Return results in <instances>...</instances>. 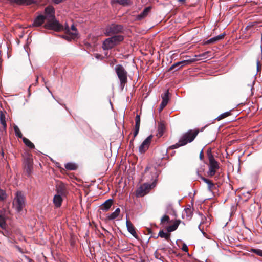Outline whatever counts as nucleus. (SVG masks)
Listing matches in <instances>:
<instances>
[{
    "instance_id": "1",
    "label": "nucleus",
    "mask_w": 262,
    "mask_h": 262,
    "mask_svg": "<svg viewBox=\"0 0 262 262\" xmlns=\"http://www.w3.org/2000/svg\"><path fill=\"white\" fill-rule=\"evenodd\" d=\"M45 27L47 29L57 32L64 30L66 34L64 38L68 40L74 39L77 38L78 36L77 29L74 25L71 26L70 29L68 25H66L64 28L63 26L56 19L55 17L50 20H47V22Z\"/></svg>"
},
{
    "instance_id": "2",
    "label": "nucleus",
    "mask_w": 262,
    "mask_h": 262,
    "mask_svg": "<svg viewBox=\"0 0 262 262\" xmlns=\"http://www.w3.org/2000/svg\"><path fill=\"white\" fill-rule=\"evenodd\" d=\"M199 133L198 130H190L185 134H184L179 142L172 146L173 148H177L181 146H183L188 143L191 142L196 137Z\"/></svg>"
},
{
    "instance_id": "3",
    "label": "nucleus",
    "mask_w": 262,
    "mask_h": 262,
    "mask_svg": "<svg viewBox=\"0 0 262 262\" xmlns=\"http://www.w3.org/2000/svg\"><path fill=\"white\" fill-rule=\"evenodd\" d=\"M115 71L120 82V87L123 90L127 82V72L121 64H117L115 67Z\"/></svg>"
},
{
    "instance_id": "4",
    "label": "nucleus",
    "mask_w": 262,
    "mask_h": 262,
    "mask_svg": "<svg viewBox=\"0 0 262 262\" xmlns=\"http://www.w3.org/2000/svg\"><path fill=\"white\" fill-rule=\"evenodd\" d=\"M210 53H211L210 52L207 51V52H206L202 54H200L199 55H194V58H190L189 59L183 60L182 61L178 62L172 65L170 69H172L175 67H177L178 66H180L181 67H183V66H184L187 64H190L192 62H194L197 61L198 60V58H199V59H207L210 57V56H208V55L209 54H210Z\"/></svg>"
},
{
    "instance_id": "5",
    "label": "nucleus",
    "mask_w": 262,
    "mask_h": 262,
    "mask_svg": "<svg viewBox=\"0 0 262 262\" xmlns=\"http://www.w3.org/2000/svg\"><path fill=\"white\" fill-rule=\"evenodd\" d=\"M25 202L24 195L21 192H17L13 201V207L18 212H20L25 207Z\"/></svg>"
},
{
    "instance_id": "6",
    "label": "nucleus",
    "mask_w": 262,
    "mask_h": 262,
    "mask_svg": "<svg viewBox=\"0 0 262 262\" xmlns=\"http://www.w3.org/2000/svg\"><path fill=\"white\" fill-rule=\"evenodd\" d=\"M123 40V37L122 35H116L106 39L103 43V48L104 50H108L113 48L115 46Z\"/></svg>"
},
{
    "instance_id": "7",
    "label": "nucleus",
    "mask_w": 262,
    "mask_h": 262,
    "mask_svg": "<svg viewBox=\"0 0 262 262\" xmlns=\"http://www.w3.org/2000/svg\"><path fill=\"white\" fill-rule=\"evenodd\" d=\"M207 153L209 162L208 174L209 176L212 177L215 174L216 170L219 168V163L214 158L210 149L208 150Z\"/></svg>"
},
{
    "instance_id": "8",
    "label": "nucleus",
    "mask_w": 262,
    "mask_h": 262,
    "mask_svg": "<svg viewBox=\"0 0 262 262\" xmlns=\"http://www.w3.org/2000/svg\"><path fill=\"white\" fill-rule=\"evenodd\" d=\"M152 185L147 183H144L140 186L136 191V195L137 197H142L147 194L151 189Z\"/></svg>"
},
{
    "instance_id": "9",
    "label": "nucleus",
    "mask_w": 262,
    "mask_h": 262,
    "mask_svg": "<svg viewBox=\"0 0 262 262\" xmlns=\"http://www.w3.org/2000/svg\"><path fill=\"white\" fill-rule=\"evenodd\" d=\"M122 29L123 27L121 25H112L106 28L105 34L107 36H111L120 32Z\"/></svg>"
},
{
    "instance_id": "10",
    "label": "nucleus",
    "mask_w": 262,
    "mask_h": 262,
    "mask_svg": "<svg viewBox=\"0 0 262 262\" xmlns=\"http://www.w3.org/2000/svg\"><path fill=\"white\" fill-rule=\"evenodd\" d=\"M152 136L151 135L148 136L141 144L139 147V151L142 154L145 152L149 148Z\"/></svg>"
},
{
    "instance_id": "11",
    "label": "nucleus",
    "mask_w": 262,
    "mask_h": 262,
    "mask_svg": "<svg viewBox=\"0 0 262 262\" xmlns=\"http://www.w3.org/2000/svg\"><path fill=\"white\" fill-rule=\"evenodd\" d=\"M45 18L47 20H50L55 18V10L52 6H49L47 7L45 10Z\"/></svg>"
},
{
    "instance_id": "12",
    "label": "nucleus",
    "mask_w": 262,
    "mask_h": 262,
    "mask_svg": "<svg viewBox=\"0 0 262 262\" xmlns=\"http://www.w3.org/2000/svg\"><path fill=\"white\" fill-rule=\"evenodd\" d=\"M126 227L128 231L136 238H138V235L136 233V232L135 231V228L132 224V223L128 221V220H126Z\"/></svg>"
},
{
    "instance_id": "13",
    "label": "nucleus",
    "mask_w": 262,
    "mask_h": 262,
    "mask_svg": "<svg viewBox=\"0 0 262 262\" xmlns=\"http://www.w3.org/2000/svg\"><path fill=\"white\" fill-rule=\"evenodd\" d=\"M6 226L5 211L0 210V227L5 229Z\"/></svg>"
},
{
    "instance_id": "14",
    "label": "nucleus",
    "mask_w": 262,
    "mask_h": 262,
    "mask_svg": "<svg viewBox=\"0 0 262 262\" xmlns=\"http://www.w3.org/2000/svg\"><path fill=\"white\" fill-rule=\"evenodd\" d=\"M46 19L43 15H40L38 16L34 20L33 22V26L39 27L41 25L45 20Z\"/></svg>"
},
{
    "instance_id": "15",
    "label": "nucleus",
    "mask_w": 262,
    "mask_h": 262,
    "mask_svg": "<svg viewBox=\"0 0 262 262\" xmlns=\"http://www.w3.org/2000/svg\"><path fill=\"white\" fill-rule=\"evenodd\" d=\"M62 202V195L59 194L55 195L53 198V203L56 207H59Z\"/></svg>"
},
{
    "instance_id": "16",
    "label": "nucleus",
    "mask_w": 262,
    "mask_h": 262,
    "mask_svg": "<svg viewBox=\"0 0 262 262\" xmlns=\"http://www.w3.org/2000/svg\"><path fill=\"white\" fill-rule=\"evenodd\" d=\"M150 7H147L145 8L142 12H141L140 14L136 16V19L137 20H142L145 17H146L148 15L150 11Z\"/></svg>"
},
{
    "instance_id": "17",
    "label": "nucleus",
    "mask_w": 262,
    "mask_h": 262,
    "mask_svg": "<svg viewBox=\"0 0 262 262\" xmlns=\"http://www.w3.org/2000/svg\"><path fill=\"white\" fill-rule=\"evenodd\" d=\"M192 216V211L191 208H187L184 210L182 212V217L184 219L189 220Z\"/></svg>"
},
{
    "instance_id": "18",
    "label": "nucleus",
    "mask_w": 262,
    "mask_h": 262,
    "mask_svg": "<svg viewBox=\"0 0 262 262\" xmlns=\"http://www.w3.org/2000/svg\"><path fill=\"white\" fill-rule=\"evenodd\" d=\"M113 204V200L108 199L106 200L101 206L102 210L104 211L108 210Z\"/></svg>"
},
{
    "instance_id": "19",
    "label": "nucleus",
    "mask_w": 262,
    "mask_h": 262,
    "mask_svg": "<svg viewBox=\"0 0 262 262\" xmlns=\"http://www.w3.org/2000/svg\"><path fill=\"white\" fill-rule=\"evenodd\" d=\"M57 194L61 195L66 194V185L63 183H59L57 187Z\"/></svg>"
},
{
    "instance_id": "20",
    "label": "nucleus",
    "mask_w": 262,
    "mask_h": 262,
    "mask_svg": "<svg viewBox=\"0 0 262 262\" xmlns=\"http://www.w3.org/2000/svg\"><path fill=\"white\" fill-rule=\"evenodd\" d=\"M180 221H176L173 225L169 226L167 227V231L168 232H171L172 231H175L178 227L179 224H180Z\"/></svg>"
},
{
    "instance_id": "21",
    "label": "nucleus",
    "mask_w": 262,
    "mask_h": 262,
    "mask_svg": "<svg viewBox=\"0 0 262 262\" xmlns=\"http://www.w3.org/2000/svg\"><path fill=\"white\" fill-rule=\"evenodd\" d=\"M162 105H164V104L167 105L168 103V102L169 101V92L168 91H166L164 94H162Z\"/></svg>"
},
{
    "instance_id": "22",
    "label": "nucleus",
    "mask_w": 262,
    "mask_h": 262,
    "mask_svg": "<svg viewBox=\"0 0 262 262\" xmlns=\"http://www.w3.org/2000/svg\"><path fill=\"white\" fill-rule=\"evenodd\" d=\"M224 36V34L219 35L216 37H213V38H210V39L208 40L207 41L206 43H214L217 41H219L223 38Z\"/></svg>"
},
{
    "instance_id": "23",
    "label": "nucleus",
    "mask_w": 262,
    "mask_h": 262,
    "mask_svg": "<svg viewBox=\"0 0 262 262\" xmlns=\"http://www.w3.org/2000/svg\"><path fill=\"white\" fill-rule=\"evenodd\" d=\"M120 212V209L119 208H117L114 212H113L108 216V219L109 220H113L116 219L119 215Z\"/></svg>"
},
{
    "instance_id": "24",
    "label": "nucleus",
    "mask_w": 262,
    "mask_h": 262,
    "mask_svg": "<svg viewBox=\"0 0 262 262\" xmlns=\"http://www.w3.org/2000/svg\"><path fill=\"white\" fill-rule=\"evenodd\" d=\"M0 122L4 129L6 128L7 124L5 119V115L4 112H1L0 113Z\"/></svg>"
},
{
    "instance_id": "25",
    "label": "nucleus",
    "mask_w": 262,
    "mask_h": 262,
    "mask_svg": "<svg viewBox=\"0 0 262 262\" xmlns=\"http://www.w3.org/2000/svg\"><path fill=\"white\" fill-rule=\"evenodd\" d=\"M158 235L162 238H165L167 241H169L170 234L164 232L163 230H160L159 232Z\"/></svg>"
},
{
    "instance_id": "26",
    "label": "nucleus",
    "mask_w": 262,
    "mask_h": 262,
    "mask_svg": "<svg viewBox=\"0 0 262 262\" xmlns=\"http://www.w3.org/2000/svg\"><path fill=\"white\" fill-rule=\"evenodd\" d=\"M23 142L26 144V145H27L29 147L31 148H33L34 147V144L28 139L26 138H23Z\"/></svg>"
},
{
    "instance_id": "27",
    "label": "nucleus",
    "mask_w": 262,
    "mask_h": 262,
    "mask_svg": "<svg viewBox=\"0 0 262 262\" xmlns=\"http://www.w3.org/2000/svg\"><path fill=\"white\" fill-rule=\"evenodd\" d=\"M202 180L208 185V187L209 190H211L212 187L214 186L213 183L209 180L206 178H202Z\"/></svg>"
},
{
    "instance_id": "28",
    "label": "nucleus",
    "mask_w": 262,
    "mask_h": 262,
    "mask_svg": "<svg viewBox=\"0 0 262 262\" xmlns=\"http://www.w3.org/2000/svg\"><path fill=\"white\" fill-rule=\"evenodd\" d=\"M65 167L68 170H75L76 168V166L73 163H67L65 165Z\"/></svg>"
},
{
    "instance_id": "29",
    "label": "nucleus",
    "mask_w": 262,
    "mask_h": 262,
    "mask_svg": "<svg viewBox=\"0 0 262 262\" xmlns=\"http://www.w3.org/2000/svg\"><path fill=\"white\" fill-rule=\"evenodd\" d=\"M165 129V126L163 123H160L158 124V132L160 136L163 134V132Z\"/></svg>"
},
{
    "instance_id": "30",
    "label": "nucleus",
    "mask_w": 262,
    "mask_h": 262,
    "mask_svg": "<svg viewBox=\"0 0 262 262\" xmlns=\"http://www.w3.org/2000/svg\"><path fill=\"white\" fill-rule=\"evenodd\" d=\"M14 129L15 131V135L18 136L19 138L22 137V134L21 133L20 130H19L18 127L16 125L14 126Z\"/></svg>"
},
{
    "instance_id": "31",
    "label": "nucleus",
    "mask_w": 262,
    "mask_h": 262,
    "mask_svg": "<svg viewBox=\"0 0 262 262\" xmlns=\"http://www.w3.org/2000/svg\"><path fill=\"white\" fill-rule=\"evenodd\" d=\"M113 1L123 5H127L129 3V0H113Z\"/></svg>"
},
{
    "instance_id": "32",
    "label": "nucleus",
    "mask_w": 262,
    "mask_h": 262,
    "mask_svg": "<svg viewBox=\"0 0 262 262\" xmlns=\"http://www.w3.org/2000/svg\"><path fill=\"white\" fill-rule=\"evenodd\" d=\"M6 198V194L5 192L3 190L0 189V200H4Z\"/></svg>"
},
{
    "instance_id": "33",
    "label": "nucleus",
    "mask_w": 262,
    "mask_h": 262,
    "mask_svg": "<svg viewBox=\"0 0 262 262\" xmlns=\"http://www.w3.org/2000/svg\"><path fill=\"white\" fill-rule=\"evenodd\" d=\"M136 124L135 126H140V118L139 115H137L135 118Z\"/></svg>"
},
{
    "instance_id": "34",
    "label": "nucleus",
    "mask_w": 262,
    "mask_h": 262,
    "mask_svg": "<svg viewBox=\"0 0 262 262\" xmlns=\"http://www.w3.org/2000/svg\"><path fill=\"white\" fill-rule=\"evenodd\" d=\"M169 220V217L168 215H165L161 218V222L162 223H164L165 222H168Z\"/></svg>"
},
{
    "instance_id": "35",
    "label": "nucleus",
    "mask_w": 262,
    "mask_h": 262,
    "mask_svg": "<svg viewBox=\"0 0 262 262\" xmlns=\"http://www.w3.org/2000/svg\"><path fill=\"white\" fill-rule=\"evenodd\" d=\"M253 252L257 255L262 256V250L260 249H254Z\"/></svg>"
},
{
    "instance_id": "36",
    "label": "nucleus",
    "mask_w": 262,
    "mask_h": 262,
    "mask_svg": "<svg viewBox=\"0 0 262 262\" xmlns=\"http://www.w3.org/2000/svg\"><path fill=\"white\" fill-rule=\"evenodd\" d=\"M140 126H135V129L134 131V137H136L139 133Z\"/></svg>"
},
{
    "instance_id": "37",
    "label": "nucleus",
    "mask_w": 262,
    "mask_h": 262,
    "mask_svg": "<svg viewBox=\"0 0 262 262\" xmlns=\"http://www.w3.org/2000/svg\"><path fill=\"white\" fill-rule=\"evenodd\" d=\"M182 249L183 250V251H184L185 252H187L188 251V247H187V245L186 244H183Z\"/></svg>"
},
{
    "instance_id": "38",
    "label": "nucleus",
    "mask_w": 262,
    "mask_h": 262,
    "mask_svg": "<svg viewBox=\"0 0 262 262\" xmlns=\"http://www.w3.org/2000/svg\"><path fill=\"white\" fill-rule=\"evenodd\" d=\"M228 115V113H224V114H222L219 117H220V119H222V118H224L226 117H227V116Z\"/></svg>"
},
{
    "instance_id": "39",
    "label": "nucleus",
    "mask_w": 262,
    "mask_h": 262,
    "mask_svg": "<svg viewBox=\"0 0 262 262\" xmlns=\"http://www.w3.org/2000/svg\"><path fill=\"white\" fill-rule=\"evenodd\" d=\"M166 105L164 104V105H162V103H161L160 105V107H159V111L161 112L163 108L164 107L166 106Z\"/></svg>"
},
{
    "instance_id": "40",
    "label": "nucleus",
    "mask_w": 262,
    "mask_h": 262,
    "mask_svg": "<svg viewBox=\"0 0 262 262\" xmlns=\"http://www.w3.org/2000/svg\"><path fill=\"white\" fill-rule=\"evenodd\" d=\"M203 150H202L200 153V159L201 160H202L203 159Z\"/></svg>"
},
{
    "instance_id": "41",
    "label": "nucleus",
    "mask_w": 262,
    "mask_h": 262,
    "mask_svg": "<svg viewBox=\"0 0 262 262\" xmlns=\"http://www.w3.org/2000/svg\"><path fill=\"white\" fill-rule=\"evenodd\" d=\"M63 0H53L54 3L55 4H58L60 2H61Z\"/></svg>"
},
{
    "instance_id": "42",
    "label": "nucleus",
    "mask_w": 262,
    "mask_h": 262,
    "mask_svg": "<svg viewBox=\"0 0 262 262\" xmlns=\"http://www.w3.org/2000/svg\"><path fill=\"white\" fill-rule=\"evenodd\" d=\"M253 83H251V84H248V88L249 89H250L251 90H252V89H253Z\"/></svg>"
},
{
    "instance_id": "43",
    "label": "nucleus",
    "mask_w": 262,
    "mask_h": 262,
    "mask_svg": "<svg viewBox=\"0 0 262 262\" xmlns=\"http://www.w3.org/2000/svg\"><path fill=\"white\" fill-rule=\"evenodd\" d=\"M30 166L31 165L30 164H28V169L27 171L29 172V171L30 170Z\"/></svg>"
},
{
    "instance_id": "44",
    "label": "nucleus",
    "mask_w": 262,
    "mask_h": 262,
    "mask_svg": "<svg viewBox=\"0 0 262 262\" xmlns=\"http://www.w3.org/2000/svg\"><path fill=\"white\" fill-rule=\"evenodd\" d=\"M259 61H257V69H258V68H259Z\"/></svg>"
},
{
    "instance_id": "45",
    "label": "nucleus",
    "mask_w": 262,
    "mask_h": 262,
    "mask_svg": "<svg viewBox=\"0 0 262 262\" xmlns=\"http://www.w3.org/2000/svg\"><path fill=\"white\" fill-rule=\"evenodd\" d=\"M148 170V168H147H147L145 169V172H147V171Z\"/></svg>"
}]
</instances>
